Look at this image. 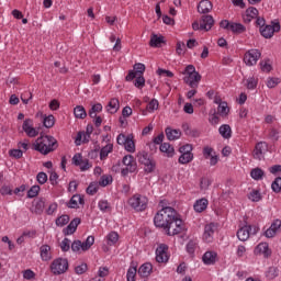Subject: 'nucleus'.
I'll use <instances>...</instances> for the list:
<instances>
[{"label": "nucleus", "instance_id": "obj_22", "mask_svg": "<svg viewBox=\"0 0 281 281\" xmlns=\"http://www.w3.org/2000/svg\"><path fill=\"white\" fill-rule=\"evenodd\" d=\"M256 256H263L265 258H269L271 256V250L269 249V244L260 243L255 248Z\"/></svg>", "mask_w": 281, "mask_h": 281}, {"label": "nucleus", "instance_id": "obj_13", "mask_svg": "<svg viewBox=\"0 0 281 281\" xmlns=\"http://www.w3.org/2000/svg\"><path fill=\"white\" fill-rule=\"evenodd\" d=\"M213 25H214V18H212V15H203L200 23L194 22L192 24V27L193 30H205V32H210Z\"/></svg>", "mask_w": 281, "mask_h": 281}, {"label": "nucleus", "instance_id": "obj_24", "mask_svg": "<svg viewBox=\"0 0 281 281\" xmlns=\"http://www.w3.org/2000/svg\"><path fill=\"white\" fill-rule=\"evenodd\" d=\"M40 256L43 262H48L52 259V247L49 245H42L40 247Z\"/></svg>", "mask_w": 281, "mask_h": 281}, {"label": "nucleus", "instance_id": "obj_31", "mask_svg": "<svg viewBox=\"0 0 281 281\" xmlns=\"http://www.w3.org/2000/svg\"><path fill=\"white\" fill-rule=\"evenodd\" d=\"M106 111L111 114L117 113V111H120V100L116 98L111 99L106 105Z\"/></svg>", "mask_w": 281, "mask_h": 281}, {"label": "nucleus", "instance_id": "obj_57", "mask_svg": "<svg viewBox=\"0 0 281 281\" xmlns=\"http://www.w3.org/2000/svg\"><path fill=\"white\" fill-rule=\"evenodd\" d=\"M98 207L101 212H109L111 210V204L106 200H101L98 203Z\"/></svg>", "mask_w": 281, "mask_h": 281}, {"label": "nucleus", "instance_id": "obj_32", "mask_svg": "<svg viewBox=\"0 0 281 281\" xmlns=\"http://www.w3.org/2000/svg\"><path fill=\"white\" fill-rule=\"evenodd\" d=\"M159 109V101L153 99L146 106V110H143V115H148V113H155Z\"/></svg>", "mask_w": 281, "mask_h": 281}, {"label": "nucleus", "instance_id": "obj_63", "mask_svg": "<svg viewBox=\"0 0 281 281\" xmlns=\"http://www.w3.org/2000/svg\"><path fill=\"white\" fill-rule=\"evenodd\" d=\"M271 189L277 193L281 192V177L274 179V181L271 184Z\"/></svg>", "mask_w": 281, "mask_h": 281}, {"label": "nucleus", "instance_id": "obj_52", "mask_svg": "<svg viewBox=\"0 0 281 281\" xmlns=\"http://www.w3.org/2000/svg\"><path fill=\"white\" fill-rule=\"evenodd\" d=\"M135 276H137V267L131 266L127 270V281H135Z\"/></svg>", "mask_w": 281, "mask_h": 281}, {"label": "nucleus", "instance_id": "obj_51", "mask_svg": "<svg viewBox=\"0 0 281 281\" xmlns=\"http://www.w3.org/2000/svg\"><path fill=\"white\" fill-rule=\"evenodd\" d=\"M41 192V187L40 186H33L31 189L27 191V198L29 199H34L38 196V193Z\"/></svg>", "mask_w": 281, "mask_h": 281}, {"label": "nucleus", "instance_id": "obj_35", "mask_svg": "<svg viewBox=\"0 0 281 281\" xmlns=\"http://www.w3.org/2000/svg\"><path fill=\"white\" fill-rule=\"evenodd\" d=\"M218 133L224 139H229V137H232V127L228 124H224L220 126Z\"/></svg>", "mask_w": 281, "mask_h": 281}, {"label": "nucleus", "instance_id": "obj_43", "mask_svg": "<svg viewBox=\"0 0 281 281\" xmlns=\"http://www.w3.org/2000/svg\"><path fill=\"white\" fill-rule=\"evenodd\" d=\"M124 148L127 153H135V140H133V135L127 136V142H125Z\"/></svg>", "mask_w": 281, "mask_h": 281}, {"label": "nucleus", "instance_id": "obj_37", "mask_svg": "<svg viewBox=\"0 0 281 281\" xmlns=\"http://www.w3.org/2000/svg\"><path fill=\"white\" fill-rule=\"evenodd\" d=\"M250 177L255 181H261V179L265 177V171L261 168H255L250 171Z\"/></svg>", "mask_w": 281, "mask_h": 281}, {"label": "nucleus", "instance_id": "obj_1", "mask_svg": "<svg viewBox=\"0 0 281 281\" xmlns=\"http://www.w3.org/2000/svg\"><path fill=\"white\" fill-rule=\"evenodd\" d=\"M159 205L162 207L154 217V225L156 227H160L161 229H166L171 221H175V215L177 211L170 206H164V201H160Z\"/></svg>", "mask_w": 281, "mask_h": 281}, {"label": "nucleus", "instance_id": "obj_33", "mask_svg": "<svg viewBox=\"0 0 281 281\" xmlns=\"http://www.w3.org/2000/svg\"><path fill=\"white\" fill-rule=\"evenodd\" d=\"M89 139H91V134H87L85 132H79L77 134L75 144L76 146H80L83 142V144H87L89 142Z\"/></svg>", "mask_w": 281, "mask_h": 281}, {"label": "nucleus", "instance_id": "obj_17", "mask_svg": "<svg viewBox=\"0 0 281 281\" xmlns=\"http://www.w3.org/2000/svg\"><path fill=\"white\" fill-rule=\"evenodd\" d=\"M269 150V145H267V142H259L256 144L254 149V158L255 159H262L265 157V153Z\"/></svg>", "mask_w": 281, "mask_h": 281}, {"label": "nucleus", "instance_id": "obj_10", "mask_svg": "<svg viewBox=\"0 0 281 281\" xmlns=\"http://www.w3.org/2000/svg\"><path fill=\"white\" fill-rule=\"evenodd\" d=\"M260 56H262V53H260V50L256 48L249 49L244 55V63L245 65H247V67H254L255 65H258Z\"/></svg>", "mask_w": 281, "mask_h": 281}, {"label": "nucleus", "instance_id": "obj_2", "mask_svg": "<svg viewBox=\"0 0 281 281\" xmlns=\"http://www.w3.org/2000/svg\"><path fill=\"white\" fill-rule=\"evenodd\" d=\"M58 148V140L54 136H41L33 143V150H37L41 155H49Z\"/></svg>", "mask_w": 281, "mask_h": 281}, {"label": "nucleus", "instance_id": "obj_59", "mask_svg": "<svg viewBox=\"0 0 281 281\" xmlns=\"http://www.w3.org/2000/svg\"><path fill=\"white\" fill-rule=\"evenodd\" d=\"M260 68H261V71H265L266 74H269V71L273 69L269 60L260 61Z\"/></svg>", "mask_w": 281, "mask_h": 281}, {"label": "nucleus", "instance_id": "obj_7", "mask_svg": "<svg viewBox=\"0 0 281 281\" xmlns=\"http://www.w3.org/2000/svg\"><path fill=\"white\" fill-rule=\"evenodd\" d=\"M93 243H95V237L90 235L83 243H81L80 240H75L71 244V250L75 254H82V251H89L91 247H93Z\"/></svg>", "mask_w": 281, "mask_h": 281}, {"label": "nucleus", "instance_id": "obj_45", "mask_svg": "<svg viewBox=\"0 0 281 281\" xmlns=\"http://www.w3.org/2000/svg\"><path fill=\"white\" fill-rule=\"evenodd\" d=\"M194 159V154H181L178 161L179 164H182V166H186V164H190Z\"/></svg>", "mask_w": 281, "mask_h": 281}, {"label": "nucleus", "instance_id": "obj_34", "mask_svg": "<svg viewBox=\"0 0 281 281\" xmlns=\"http://www.w3.org/2000/svg\"><path fill=\"white\" fill-rule=\"evenodd\" d=\"M111 153H113V144H106L105 146H103L100 150V159L101 161H104V159H106V157H109V155H111Z\"/></svg>", "mask_w": 281, "mask_h": 281}, {"label": "nucleus", "instance_id": "obj_55", "mask_svg": "<svg viewBox=\"0 0 281 281\" xmlns=\"http://www.w3.org/2000/svg\"><path fill=\"white\" fill-rule=\"evenodd\" d=\"M55 223H56L57 227H65V225H67V223H69V215H61V216L57 217Z\"/></svg>", "mask_w": 281, "mask_h": 281}, {"label": "nucleus", "instance_id": "obj_56", "mask_svg": "<svg viewBox=\"0 0 281 281\" xmlns=\"http://www.w3.org/2000/svg\"><path fill=\"white\" fill-rule=\"evenodd\" d=\"M135 87H137L138 89H142L144 87V85H146V79H144V75H135Z\"/></svg>", "mask_w": 281, "mask_h": 281}, {"label": "nucleus", "instance_id": "obj_36", "mask_svg": "<svg viewBox=\"0 0 281 281\" xmlns=\"http://www.w3.org/2000/svg\"><path fill=\"white\" fill-rule=\"evenodd\" d=\"M231 32H233V34H245V32H247V27L240 23L233 22L231 25Z\"/></svg>", "mask_w": 281, "mask_h": 281}, {"label": "nucleus", "instance_id": "obj_27", "mask_svg": "<svg viewBox=\"0 0 281 281\" xmlns=\"http://www.w3.org/2000/svg\"><path fill=\"white\" fill-rule=\"evenodd\" d=\"M78 205H85V198L80 194H75L68 203V207L76 210Z\"/></svg>", "mask_w": 281, "mask_h": 281}, {"label": "nucleus", "instance_id": "obj_5", "mask_svg": "<svg viewBox=\"0 0 281 281\" xmlns=\"http://www.w3.org/2000/svg\"><path fill=\"white\" fill-rule=\"evenodd\" d=\"M186 229V226L183 225V221L179 218L177 213L175 214V220L169 222L167 227L164 228L167 236H177V234H181Z\"/></svg>", "mask_w": 281, "mask_h": 281}, {"label": "nucleus", "instance_id": "obj_30", "mask_svg": "<svg viewBox=\"0 0 281 281\" xmlns=\"http://www.w3.org/2000/svg\"><path fill=\"white\" fill-rule=\"evenodd\" d=\"M207 205H209L207 199L202 198V199L195 201L193 209L195 210V212L201 213V212H205V210H207Z\"/></svg>", "mask_w": 281, "mask_h": 281}, {"label": "nucleus", "instance_id": "obj_9", "mask_svg": "<svg viewBox=\"0 0 281 281\" xmlns=\"http://www.w3.org/2000/svg\"><path fill=\"white\" fill-rule=\"evenodd\" d=\"M137 159L139 164L145 166V171L153 172L155 170V160H153V157L149 156L147 151H138Z\"/></svg>", "mask_w": 281, "mask_h": 281}, {"label": "nucleus", "instance_id": "obj_26", "mask_svg": "<svg viewBox=\"0 0 281 281\" xmlns=\"http://www.w3.org/2000/svg\"><path fill=\"white\" fill-rule=\"evenodd\" d=\"M212 8L213 5L210 0H202L198 4V12H200V14H207L209 12H212Z\"/></svg>", "mask_w": 281, "mask_h": 281}, {"label": "nucleus", "instance_id": "obj_50", "mask_svg": "<svg viewBox=\"0 0 281 281\" xmlns=\"http://www.w3.org/2000/svg\"><path fill=\"white\" fill-rule=\"evenodd\" d=\"M199 246V241H196V239H191L188 244H187V251L188 254H194V251H196V247Z\"/></svg>", "mask_w": 281, "mask_h": 281}, {"label": "nucleus", "instance_id": "obj_49", "mask_svg": "<svg viewBox=\"0 0 281 281\" xmlns=\"http://www.w3.org/2000/svg\"><path fill=\"white\" fill-rule=\"evenodd\" d=\"M161 43H164L162 36L153 35L150 38L149 45L151 47H159V45H161Z\"/></svg>", "mask_w": 281, "mask_h": 281}, {"label": "nucleus", "instance_id": "obj_12", "mask_svg": "<svg viewBox=\"0 0 281 281\" xmlns=\"http://www.w3.org/2000/svg\"><path fill=\"white\" fill-rule=\"evenodd\" d=\"M170 260V255L168 254V245L160 244L156 248V262L159 265H166Z\"/></svg>", "mask_w": 281, "mask_h": 281}, {"label": "nucleus", "instance_id": "obj_61", "mask_svg": "<svg viewBox=\"0 0 281 281\" xmlns=\"http://www.w3.org/2000/svg\"><path fill=\"white\" fill-rule=\"evenodd\" d=\"M10 157H13V159H21L23 157V150L18 148V149H11L9 150Z\"/></svg>", "mask_w": 281, "mask_h": 281}, {"label": "nucleus", "instance_id": "obj_62", "mask_svg": "<svg viewBox=\"0 0 281 281\" xmlns=\"http://www.w3.org/2000/svg\"><path fill=\"white\" fill-rule=\"evenodd\" d=\"M216 151H214V148L206 146L203 148V156L205 159H210L212 156H214Z\"/></svg>", "mask_w": 281, "mask_h": 281}, {"label": "nucleus", "instance_id": "obj_29", "mask_svg": "<svg viewBox=\"0 0 281 281\" xmlns=\"http://www.w3.org/2000/svg\"><path fill=\"white\" fill-rule=\"evenodd\" d=\"M165 133L169 142H175L181 137V130H172L171 127H167Z\"/></svg>", "mask_w": 281, "mask_h": 281}, {"label": "nucleus", "instance_id": "obj_4", "mask_svg": "<svg viewBox=\"0 0 281 281\" xmlns=\"http://www.w3.org/2000/svg\"><path fill=\"white\" fill-rule=\"evenodd\" d=\"M186 85H189L191 89H196L199 87V82H201V75L196 71V68L193 65H189L184 69V78Z\"/></svg>", "mask_w": 281, "mask_h": 281}, {"label": "nucleus", "instance_id": "obj_53", "mask_svg": "<svg viewBox=\"0 0 281 281\" xmlns=\"http://www.w3.org/2000/svg\"><path fill=\"white\" fill-rule=\"evenodd\" d=\"M99 183L103 188H106V186H111V183H113V177H111L109 175L102 176Z\"/></svg>", "mask_w": 281, "mask_h": 281}, {"label": "nucleus", "instance_id": "obj_16", "mask_svg": "<svg viewBox=\"0 0 281 281\" xmlns=\"http://www.w3.org/2000/svg\"><path fill=\"white\" fill-rule=\"evenodd\" d=\"M72 164H75V166H79L82 172L91 168V164L89 162V159H83L81 154H76L72 157Z\"/></svg>", "mask_w": 281, "mask_h": 281}, {"label": "nucleus", "instance_id": "obj_18", "mask_svg": "<svg viewBox=\"0 0 281 281\" xmlns=\"http://www.w3.org/2000/svg\"><path fill=\"white\" fill-rule=\"evenodd\" d=\"M146 66L144 64H136L134 65V70H131L125 79L127 80V82H131V80H135V76H144Z\"/></svg>", "mask_w": 281, "mask_h": 281}, {"label": "nucleus", "instance_id": "obj_20", "mask_svg": "<svg viewBox=\"0 0 281 281\" xmlns=\"http://www.w3.org/2000/svg\"><path fill=\"white\" fill-rule=\"evenodd\" d=\"M281 221L274 220L270 227L266 231L265 235L267 238H273L278 232H280Z\"/></svg>", "mask_w": 281, "mask_h": 281}, {"label": "nucleus", "instance_id": "obj_23", "mask_svg": "<svg viewBox=\"0 0 281 281\" xmlns=\"http://www.w3.org/2000/svg\"><path fill=\"white\" fill-rule=\"evenodd\" d=\"M202 260L204 265H216L218 254H216V251L209 250L203 255Z\"/></svg>", "mask_w": 281, "mask_h": 281}, {"label": "nucleus", "instance_id": "obj_8", "mask_svg": "<svg viewBox=\"0 0 281 281\" xmlns=\"http://www.w3.org/2000/svg\"><path fill=\"white\" fill-rule=\"evenodd\" d=\"M281 26L278 20L271 21V24H266L263 27L259 30L261 36L263 38H273V34L280 32Z\"/></svg>", "mask_w": 281, "mask_h": 281}, {"label": "nucleus", "instance_id": "obj_54", "mask_svg": "<svg viewBox=\"0 0 281 281\" xmlns=\"http://www.w3.org/2000/svg\"><path fill=\"white\" fill-rule=\"evenodd\" d=\"M102 111V103H95L92 105V108L89 111L90 117H95L97 113H100Z\"/></svg>", "mask_w": 281, "mask_h": 281}, {"label": "nucleus", "instance_id": "obj_41", "mask_svg": "<svg viewBox=\"0 0 281 281\" xmlns=\"http://www.w3.org/2000/svg\"><path fill=\"white\" fill-rule=\"evenodd\" d=\"M44 210H45V201L41 199L34 203V209L32 210V212L34 214H43Z\"/></svg>", "mask_w": 281, "mask_h": 281}, {"label": "nucleus", "instance_id": "obj_64", "mask_svg": "<svg viewBox=\"0 0 281 281\" xmlns=\"http://www.w3.org/2000/svg\"><path fill=\"white\" fill-rule=\"evenodd\" d=\"M36 179L41 186H45V183H47V173L42 171V172L37 173Z\"/></svg>", "mask_w": 281, "mask_h": 281}, {"label": "nucleus", "instance_id": "obj_21", "mask_svg": "<svg viewBox=\"0 0 281 281\" xmlns=\"http://www.w3.org/2000/svg\"><path fill=\"white\" fill-rule=\"evenodd\" d=\"M258 9H256L255 7H249L243 15L244 23H251L254 19H258Z\"/></svg>", "mask_w": 281, "mask_h": 281}, {"label": "nucleus", "instance_id": "obj_46", "mask_svg": "<svg viewBox=\"0 0 281 281\" xmlns=\"http://www.w3.org/2000/svg\"><path fill=\"white\" fill-rule=\"evenodd\" d=\"M279 276V270L276 267H270L267 271H266V278L268 280H276V278H278Z\"/></svg>", "mask_w": 281, "mask_h": 281}, {"label": "nucleus", "instance_id": "obj_11", "mask_svg": "<svg viewBox=\"0 0 281 281\" xmlns=\"http://www.w3.org/2000/svg\"><path fill=\"white\" fill-rule=\"evenodd\" d=\"M123 166H125V168H123L121 171L122 177H126L128 172H135L137 170V162L135 161V158L131 155H126L123 157Z\"/></svg>", "mask_w": 281, "mask_h": 281}, {"label": "nucleus", "instance_id": "obj_19", "mask_svg": "<svg viewBox=\"0 0 281 281\" xmlns=\"http://www.w3.org/2000/svg\"><path fill=\"white\" fill-rule=\"evenodd\" d=\"M22 128L26 133L27 137H36L38 131L32 125V120L27 119L23 122Z\"/></svg>", "mask_w": 281, "mask_h": 281}, {"label": "nucleus", "instance_id": "obj_25", "mask_svg": "<svg viewBox=\"0 0 281 281\" xmlns=\"http://www.w3.org/2000/svg\"><path fill=\"white\" fill-rule=\"evenodd\" d=\"M80 225V218L76 217L74 218L69 225L64 229L65 236H71V234H75L76 229H78V226Z\"/></svg>", "mask_w": 281, "mask_h": 281}, {"label": "nucleus", "instance_id": "obj_14", "mask_svg": "<svg viewBox=\"0 0 281 281\" xmlns=\"http://www.w3.org/2000/svg\"><path fill=\"white\" fill-rule=\"evenodd\" d=\"M257 233H258V227L246 225L237 231V238L238 240H241V243H245V240H249V237L251 236V234H257Z\"/></svg>", "mask_w": 281, "mask_h": 281}, {"label": "nucleus", "instance_id": "obj_6", "mask_svg": "<svg viewBox=\"0 0 281 281\" xmlns=\"http://www.w3.org/2000/svg\"><path fill=\"white\" fill-rule=\"evenodd\" d=\"M69 269V261L66 258H56L50 263V273L53 276H63Z\"/></svg>", "mask_w": 281, "mask_h": 281}, {"label": "nucleus", "instance_id": "obj_47", "mask_svg": "<svg viewBox=\"0 0 281 281\" xmlns=\"http://www.w3.org/2000/svg\"><path fill=\"white\" fill-rule=\"evenodd\" d=\"M249 201H252V203H258V201H262V194H260V191L258 190H252L248 194Z\"/></svg>", "mask_w": 281, "mask_h": 281}, {"label": "nucleus", "instance_id": "obj_44", "mask_svg": "<svg viewBox=\"0 0 281 281\" xmlns=\"http://www.w3.org/2000/svg\"><path fill=\"white\" fill-rule=\"evenodd\" d=\"M217 113L221 115V117H226V115L229 113V106L227 105V102H223L217 106Z\"/></svg>", "mask_w": 281, "mask_h": 281}, {"label": "nucleus", "instance_id": "obj_39", "mask_svg": "<svg viewBox=\"0 0 281 281\" xmlns=\"http://www.w3.org/2000/svg\"><path fill=\"white\" fill-rule=\"evenodd\" d=\"M117 240H120V235L117 232H111L106 235V243L110 247L115 245Z\"/></svg>", "mask_w": 281, "mask_h": 281}, {"label": "nucleus", "instance_id": "obj_48", "mask_svg": "<svg viewBox=\"0 0 281 281\" xmlns=\"http://www.w3.org/2000/svg\"><path fill=\"white\" fill-rule=\"evenodd\" d=\"M43 124H44L45 128H52V126H54V124H56V119L52 114L48 116H44Z\"/></svg>", "mask_w": 281, "mask_h": 281}, {"label": "nucleus", "instance_id": "obj_42", "mask_svg": "<svg viewBox=\"0 0 281 281\" xmlns=\"http://www.w3.org/2000/svg\"><path fill=\"white\" fill-rule=\"evenodd\" d=\"M245 87L249 89L250 91H254L258 87V78L256 77H249L245 81Z\"/></svg>", "mask_w": 281, "mask_h": 281}, {"label": "nucleus", "instance_id": "obj_58", "mask_svg": "<svg viewBox=\"0 0 281 281\" xmlns=\"http://www.w3.org/2000/svg\"><path fill=\"white\" fill-rule=\"evenodd\" d=\"M212 186V179L204 177L201 179L200 188L201 190H207Z\"/></svg>", "mask_w": 281, "mask_h": 281}, {"label": "nucleus", "instance_id": "obj_40", "mask_svg": "<svg viewBox=\"0 0 281 281\" xmlns=\"http://www.w3.org/2000/svg\"><path fill=\"white\" fill-rule=\"evenodd\" d=\"M75 117L78 120H85L87 117V110H85V106L82 105H77L74 110Z\"/></svg>", "mask_w": 281, "mask_h": 281}, {"label": "nucleus", "instance_id": "obj_60", "mask_svg": "<svg viewBox=\"0 0 281 281\" xmlns=\"http://www.w3.org/2000/svg\"><path fill=\"white\" fill-rule=\"evenodd\" d=\"M266 85L268 89H274V87H278V85H280V79L273 77L268 78Z\"/></svg>", "mask_w": 281, "mask_h": 281}, {"label": "nucleus", "instance_id": "obj_38", "mask_svg": "<svg viewBox=\"0 0 281 281\" xmlns=\"http://www.w3.org/2000/svg\"><path fill=\"white\" fill-rule=\"evenodd\" d=\"M160 151L161 153H166L167 156H169V157H173V155H175V147H172V145H170L169 143H162L160 145Z\"/></svg>", "mask_w": 281, "mask_h": 281}, {"label": "nucleus", "instance_id": "obj_28", "mask_svg": "<svg viewBox=\"0 0 281 281\" xmlns=\"http://www.w3.org/2000/svg\"><path fill=\"white\" fill-rule=\"evenodd\" d=\"M153 273V265L150 262L143 263L138 269L140 278H148Z\"/></svg>", "mask_w": 281, "mask_h": 281}, {"label": "nucleus", "instance_id": "obj_15", "mask_svg": "<svg viewBox=\"0 0 281 281\" xmlns=\"http://www.w3.org/2000/svg\"><path fill=\"white\" fill-rule=\"evenodd\" d=\"M217 225L214 223H210L205 225L204 233H203V240L204 243H213L214 241V234L217 229Z\"/></svg>", "mask_w": 281, "mask_h": 281}, {"label": "nucleus", "instance_id": "obj_3", "mask_svg": "<svg viewBox=\"0 0 281 281\" xmlns=\"http://www.w3.org/2000/svg\"><path fill=\"white\" fill-rule=\"evenodd\" d=\"M127 205L135 212H145L146 207H148V196L135 193L127 200Z\"/></svg>", "mask_w": 281, "mask_h": 281}]
</instances>
